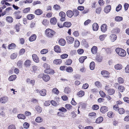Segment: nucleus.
Returning <instances> with one entry per match:
<instances>
[{
  "label": "nucleus",
  "mask_w": 129,
  "mask_h": 129,
  "mask_svg": "<svg viewBox=\"0 0 129 129\" xmlns=\"http://www.w3.org/2000/svg\"><path fill=\"white\" fill-rule=\"evenodd\" d=\"M116 52L119 55L124 57L126 54V51L123 49L120 48H117L115 50Z\"/></svg>",
  "instance_id": "f257e3e1"
},
{
  "label": "nucleus",
  "mask_w": 129,
  "mask_h": 129,
  "mask_svg": "<svg viewBox=\"0 0 129 129\" xmlns=\"http://www.w3.org/2000/svg\"><path fill=\"white\" fill-rule=\"evenodd\" d=\"M55 32L53 30L48 28L45 31V34L47 37L49 38H52L55 34Z\"/></svg>",
  "instance_id": "f03ea898"
},
{
  "label": "nucleus",
  "mask_w": 129,
  "mask_h": 129,
  "mask_svg": "<svg viewBox=\"0 0 129 129\" xmlns=\"http://www.w3.org/2000/svg\"><path fill=\"white\" fill-rule=\"evenodd\" d=\"M59 16L61 17L60 19L61 21H62L65 20V17H66V14L65 13L63 12H60L59 14Z\"/></svg>",
  "instance_id": "7ed1b4c3"
},
{
  "label": "nucleus",
  "mask_w": 129,
  "mask_h": 129,
  "mask_svg": "<svg viewBox=\"0 0 129 129\" xmlns=\"http://www.w3.org/2000/svg\"><path fill=\"white\" fill-rule=\"evenodd\" d=\"M14 14L17 19H20L22 17L20 11H16L14 13Z\"/></svg>",
  "instance_id": "20e7f679"
},
{
  "label": "nucleus",
  "mask_w": 129,
  "mask_h": 129,
  "mask_svg": "<svg viewBox=\"0 0 129 129\" xmlns=\"http://www.w3.org/2000/svg\"><path fill=\"white\" fill-rule=\"evenodd\" d=\"M66 39L67 42L70 44H72L74 40V38L69 36H67Z\"/></svg>",
  "instance_id": "39448f33"
},
{
  "label": "nucleus",
  "mask_w": 129,
  "mask_h": 129,
  "mask_svg": "<svg viewBox=\"0 0 129 129\" xmlns=\"http://www.w3.org/2000/svg\"><path fill=\"white\" fill-rule=\"evenodd\" d=\"M8 98L6 96H3L0 98V102L3 104H5L8 101Z\"/></svg>",
  "instance_id": "423d86ee"
},
{
  "label": "nucleus",
  "mask_w": 129,
  "mask_h": 129,
  "mask_svg": "<svg viewBox=\"0 0 129 129\" xmlns=\"http://www.w3.org/2000/svg\"><path fill=\"white\" fill-rule=\"evenodd\" d=\"M107 25L106 24H103L101 26V31L103 32H106L107 29Z\"/></svg>",
  "instance_id": "0eeeda50"
},
{
  "label": "nucleus",
  "mask_w": 129,
  "mask_h": 129,
  "mask_svg": "<svg viewBox=\"0 0 129 129\" xmlns=\"http://www.w3.org/2000/svg\"><path fill=\"white\" fill-rule=\"evenodd\" d=\"M50 79L49 76L47 74H44L43 76V79L44 81L47 82Z\"/></svg>",
  "instance_id": "6e6552de"
},
{
  "label": "nucleus",
  "mask_w": 129,
  "mask_h": 129,
  "mask_svg": "<svg viewBox=\"0 0 129 129\" xmlns=\"http://www.w3.org/2000/svg\"><path fill=\"white\" fill-rule=\"evenodd\" d=\"M100 111L103 113H105L108 111V107L106 106L102 107L100 109Z\"/></svg>",
  "instance_id": "1a4fd4ad"
},
{
  "label": "nucleus",
  "mask_w": 129,
  "mask_h": 129,
  "mask_svg": "<svg viewBox=\"0 0 129 129\" xmlns=\"http://www.w3.org/2000/svg\"><path fill=\"white\" fill-rule=\"evenodd\" d=\"M117 36L115 34L111 35L110 37V39L112 42H114L115 40L117 38Z\"/></svg>",
  "instance_id": "9d476101"
},
{
  "label": "nucleus",
  "mask_w": 129,
  "mask_h": 129,
  "mask_svg": "<svg viewBox=\"0 0 129 129\" xmlns=\"http://www.w3.org/2000/svg\"><path fill=\"white\" fill-rule=\"evenodd\" d=\"M32 57L34 61L36 63H38L39 61V59L37 55L35 54L33 55Z\"/></svg>",
  "instance_id": "9b49d317"
},
{
  "label": "nucleus",
  "mask_w": 129,
  "mask_h": 129,
  "mask_svg": "<svg viewBox=\"0 0 129 129\" xmlns=\"http://www.w3.org/2000/svg\"><path fill=\"white\" fill-rule=\"evenodd\" d=\"M37 36L35 34L32 35L29 38V40L30 42H33L35 41L36 38Z\"/></svg>",
  "instance_id": "f8f14e48"
},
{
  "label": "nucleus",
  "mask_w": 129,
  "mask_h": 129,
  "mask_svg": "<svg viewBox=\"0 0 129 129\" xmlns=\"http://www.w3.org/2000/svg\"><path fill=\"white\" fill-rule=\"evenodd\" d=\"M67 16L70 18H71L74 15V13L71 10H69L67 12Z\"/></svg>",
  "instance_id": "ddd939ff"
},
{
  "label": "nucleus",
  "mask_w": 129,
  "mask_h": 129,
  "mask_svg": "<svg viewBox=\"0 0 129 129\" xmlns=\"http://www.w3.org/2000/svg\"><path fill=\"white\" fill-rule=\"evenodd\" d=\"M88 116L91 118H94L96 117V115L95 113L92 112L90 113L89 114Z\"/></svg>",
  "instance_id": "4468645a"
},
{
  "label": "nucleus",
  "mask_w": 129,
  "mask_h": 129,
  "mask_svg": "<svg viewBox=\"0 0 129 129\" xmlns=\"http://www.w3.org/2000/svg\"><path fill=\"white\" fill-rule=\"evenodd\" d=\"M115 91L114 89L110 88L107 90V93L109 95H112L115 92Z\"/></svg>",
  "instance_id": "2eb2a0df"
},
{
  "label": "nucleus",
  "mask_w": 129,
  "mask_h": 129,
  "mask_svg": "<svg viewBox=\"0 0 129 129\" xmlns=\"http://www.w3.org/2000/svg\"><path fill=\"white\" fill-rule=\"evenodd\" d=\"M111 9V6L110 5L108 6L105 8L104 11L105 12L108 13L109 12Z\"/></svg>",
  "instance_id": "dca6fc26"
},
{
  "label": "nucleus",
  "mask_w": 129,
  "mask_h": 129,
  "mask_svg": "<svg viewBox=\"0 0 129 129\" xmlns=\"http://www.w3.org/2000/svg\"><path fill=\"white\" fill-rule=\"evenodd\" d=\"M102 50L103 51H105L107 54L110 53L111 52L110 49L107 48H103L102 49Z\"/></svg>",
  "instance_id": "f3484780"
},
{
  "label": "nucleus",
  "mask_w": 129,
  "mask_h": 129,
  "mask_svg": "<svg viewBox=\"0 0 129 129\" xmlns=\"http://www.w3.org/2000/svg\"><path fill=\"white\" fill-rule=\"evenodd\" d=\"M115 69L117 70H120L122 68V66L121 64H118L115 65L114 67Z\"/></svg>",
  "instance_id": "a211bd4d"
},
{
  "label": "nucleus",
  "mask_w": 129,
  "mask_h": 129,
  "mask_svg": "<svg viewBox=\"0 0 129 129\" xmlns=\"http://www.w3.org/2000/svg\"><path fill=\"white\" fill-rule=\"evenodd\" d=\"M50 22L52 24L54 25L56 23L57 20L55 18L53 17L50 19Z\"/></svg>",
  "instance_id": "6ab92c4d"
},
{
  "label": "nucleus",
  "mask_w": 129,
  "mask_h": 129,
  "mask_svg": "<svg viewBox=\"0 0 129 129\" xmlns=\"http://www.w3.org/2000/svg\"><path fill=\"white\" fill-rule=\"evenodd\" d=\"M92 27L94 31H96L99 28V26L97 23H95L93 24Z\"/></svg>",
  "instance_id": "aec40b11"
},
{
  "label": "nucleus",
  "mask_w": 129,
  "mask_h": 129,
  "mask_svg": "<svg viewBox=\"0 0 129 129\" xmlns=\"http://www.w3.org/2000/svg\"><path fill=\"white\" fill-rule=\"evenodd\" d=\"M62 60L60 59H57L54 60L53 61L54 64H59L61 63Z\"/></svg>",
  "instance_id": "412c9836"
},
{
  "label": "nucleus",
  "mask_w": 129,
  "mask_h": 129,
  "mask_svg": "<svg viewBox=\"0 0 129 129\" xmlns=\"http://www.w3.org/2000/svg\"><path fill=\"white\" fill-rule=\"evenodd\" d=\"M101 74L104 76V77H108V75L109 73L108 71L104 70L101 71Z\"/></svg>",
  "instance_id": "4be33fe9"
},
{
  "label": "nucleus",
  "mask_w": 129,
  "mask_h": 129,
  "mask_svg": "<svg viewBox=\"0 0 129 129\" xmlns=\"http://www.w3.org/2000/svg\"><path fill=\"white\" fill-rule=\"evenodd\" d=\"M31 65V61L30 60L27 59L24 63V65L26 67H29Z\"/></svg>",
  "instance_id": "5701e85b"
},
{
  "label": "nucleus",
  "mask_w": 129,
  "mask_h": 129,
  "mask_svg": "<svg viewBox=\"0 0 129 129\" xmlns=\"http://www.w3.org/2000/svg\"><path fill=\"white\" fill-rule=\"evenodd\" d=\"M97 51V48L96 46H94L91 49V51L93 54H95Z\"/></svg>",
  "instance_id": "b1692460"
},
{
  "label": "nucleus",
  "mask_w": 129,
  "mask_h": 129,
  "mask_svg": "<svg viewBox=\"0 0 129 129\" xmlns=\"http://www.w3.org/2000/svg\"><path fill=\"white\" fill-rule=\"evenodd\" d=\"M59 43L60 45L64 46L66 44L65 40L63 39H60L59 41Z\"/></svg>",
  "instance_id": "393cba45"
},
{
  "label": "nucleus",
  "mask_w": 129,
  "mask_h": 129,
  "mask_svg": "<svg viewBox=\"0 0 129 129\" xmlns=\"http://www.w3.org/2000/svg\"><path fill=\"white\" fill-rule=\"evenodd\" d=\"M54 49L55 51L56 52L59 53L61 52V49L59 46L58 45L55 46L54 47Z\"/></svg>",
  "instance_id": "a878e982"
},
{
  "label": "nucleus",
  "mask_w": 129,
  "mask_h": 129,
  "mask_svg": "<svg viewBox=\"0 0 129 129\" xmlns=\"http://www.w3.org/2000/svg\"><path fill=\"white\" fill-rule=\"evenodd\" d=\"M40 95L42 96H45L46 94V90L45 89H43L39 91Z\"/></svg>",
  "instance_id": "bb28decb"
},
{
  "label": "nucleus",
  "mask_w": 129,
  "mask_h": 129,
  "mask_svg": "<svg viewBox=\"0 0 129 129\" xmlns=\"http://www.w3.org/2000/svg\"><path fill=\"white\" fill-rule=\"evenodd\" d=\"M35 13L38 15H40L43 13V11L41 9H38L35 11Z\"/></svg>",
  "instance_id": "cd10ccee"
},
{
  "label": "nucleus",
  "mask_w": 129,
  "mask_h": 129,
  "mask_svg": "<svg viewBox=\"0 0 129 129\" xmlns=\"http://www.w3.org/2000/svg\"><path fill=\"white\" fill-rule=\"evenodd\" d=\"M103 119L102 117H100L97 118L95 121L96 123H99L101 122L103 120Z\"/></svg>",
  "instance_id": "c85d7f7f"
},
{
  "label": "nucleus",
  "mask_w": 129,
  "mask_h": 129,
  "mask_svg": "<svg viewBox=\"0 0 129 129\" xmlns=\"http://www.w3.org/2000/svg\"><path fill=\"white\" fill-rule=\"evenodd\" d=\"M71 89L68 87H66L64 89V91L66 93L68 94L70 92Z\"/></svg>",
  "instance_id": "c756f323"
},
{
  "label": "nucleus",
  "mask_w": 129,
  "mask_h": 129,
  "mask_svg": "<svg viewBox=\"0 0 129 129\" xmlns=\"http://www.w3.org/2000/svg\"><path fill=\"white\" fill-rule=\"evenodd\" d=\"M6 21L9 23H12L13 21V18L11 16H7L6 17Z\"/></svg>",
  "instance_id": "7c9ffc66"
},
{
  "label": "nucleus",
  "mask_w": 129,
  "mask_h": 129,
  "mask_svg": "<svg viewBox=\"0 0 129 129\" xmlns=\"http://www.w3.org/2000/svg\"><path fill=\"white\" fill-rule=\"evenodd\" d=\"M71 25V23L70 22H64L63 24L64 26L69 27H70Z\"/></svg>",
  "instance_id": "2f4dec72"
},
{
  "label": "nucleus",
  "mask_w": 129,
  "mask_h": 129,
  "mask_svg": "<svg viewBox=\"0 0 129 129\" xmlns=\"http://www.w3.org/2000/svg\"><path fill=\"white\" fill-rule=\"evenodd\" d=\"M114 19L115 21L120 22L123 20V18L121 16H117Z\"/></svg>",
  "instance_id": "473e14b6"
},
{
  "label": "nucleus",
  "mask_w": 129,
  "mask_h": 129,
  "mask_svg": "<svg viewBox=\"0 0 129 129\" xmlns=\"http://www.w3.org/2000/svg\"><path fill=\"white\" fill-rule=\"evenodd\" d=\"M89 67L91 70H93L95 67V64L94 62L93 61L91 62L90 63Z\"/></svg>",
  "instance_id": "72a5a7b5"
},
{
  "label": "nucleus",
  "mask_w": 129,
  "mask_h": 129,
  "mask_svg": "<svg viewBox=\"0 0 129 129\" xmlns=\"http://www.w3.org/2000/svg\"><path fill=\"white\" fill-rule=\"evenodd\" d=\"M15 44L14 43H12L9 44L8 47V49H12L16 47Z\"/></svg>",
  "instance_id": "f704fd0d"
},
{
  "label": "nucleus",
  "mask_w": 129,
  "mask_h": 129,
  "mask_svg": "<svg viewBox=\"0 0 129 129\" xmlns=\"http://www.w3.org/2000/svg\"><path fill=\"white\" fill-rule=\"evenodd\" d=\"M16 78V76L15 75H13L10 76L9 78V80L10 81H12L15 80Z\"/></svg>",
  "instance_id": "c9c22d12"
},
{
  "label": "nucleus",
  "mask_w": 129,
  "mask_h": 129,
  "mask_svg": "<svg viewBox=\"0 0 129 129\" xmlns=\"http://www.w3.org/2000/svg\"><path fill=\"white\" fill-rule=\"evenodd\" d=\"M45 72L46 73L49 74H53L54 73L53 70L49 69L48 70H45Z\"/></svg>",
  "instance_id": "e433bc0d"
},
{
  "label": "nucleus",
  "mask_w": 129,
  "mask_h": 129,
  "mask_svg": "<svg viewBox=\"0 0 129 129\" xmlns=\"http://www.w3.org/2000/svg\"><path fill=\"white\" fill-rule=\"evenodd\" d=\"M35 109L37 112L39 113H41L42 111L41 108L38 106H37L35 107Z\"/></svg>",
  "instance_id": "4c0bfd02"
},
{
  "label": "nucleus",
  "mask_w": 129,
  "mask_h": 129,
  "mask_svg": "<svg viewBox=\"0 0 129 129\" xmlns=\"http://www.w3.org/2000/svg\"><path fill=\"white\" fill-rule=\"evenodd\" d=\"M35 17L34 15L32 14H29L27 16V19L28 20H32Z\"/></svg>",
  "instance_id": "58836bf2"
},
{
  "label": "nucleus",
  "mask_w": 129,
  "mask_h": 129,
  "mask_svg": "<svg viewBox=\"0 0 129 129\" xmlns=\"http://www.w3.org/2000/svg\"><path fill=\"white\" fill-rule=\"evenodd\" d=\"M17 117L19 119H24L26 117L24 115L22 114H19L18 115Z\"/></svg>",
  "instance_id": "ea45409f"
},
{
  "label": "nucleus",
  "mask_w": 129,
  "mask_h": 129,
  "mask_svg": "<svg viewBox=\"0 0 129 129\" xmlns=\"http://www.w3.org/2000/svg\"><path fill=\"white\" fill-rule=\"evenodd\" d=\"M35 121L38 123H40L41 122L43 121V119L40 117H38L35 120Z\"/></svg>",
  "instance_id": "a19ab883"
},
{
  "label": "nucleus",
  "mask_w": 129,
  "mask_h": 129,
  "mask_svg": "<svg viewBox=\"0 0 129 129\" xmlns=\"http://www.w3.org/2000/svg\"><path fill=\"white\" fill-rule=\"evenodd\" d=\"M87 58L86 56H84L81 57L79 59V60L80 62L81 63H82L83 62L84 60Z\"/></svg>",
  "instance_id": "79ce46f5"
},
{
  "label": "nucleus",
  "mask_w": 129,
  "mask_h": 129,
  "mask_svg": "<svg viewBox=\"0 0 129 129\" xmlns=\"http://www.w3.org/2000/svg\"><path fill=\"white\" fill-rule=\"evenodd\" d=\"M84 92L82 90H81L78 92L77 93V95L81 97L84 96Z\"/></svg>",
  "instance_id": "37998d69"
},
{
  "label": "nucleus",
  "mask_w": 129,
  "mask_h": 129,
  "mask_svg": "<svg viewBox=\"0 0 129 129\" xmlns=\"http://www.w3.org/2000/svg\"><path fill=\"white\" fill-rule=\"evenodd\" d=\"M118 111L120 114H122L125 112V110L124 109L122 108H120L118 109Z\"/></svg>",
  "instance_id": "c03bdc74"
},
{
  "label": "nucleus",
  "mask_w": 129,
  "mask_h": 129,
  "mask_svg": "<svg viewBox=\"0 0 129 129\" xmlns=\"http://www.w3.org/2000/svg\"><path fill=\"white\" fill-rule=\"evenodd\" d=\"M107 36L106 35H103L100 36L99 37V38L101 41H103L105 39V38Z\"/></svg>",
  "instance_id": "a18cd8bd"
},
{
  "label": "nucleus",
  "mask_w": 129,
  "mask_h": 129,
  "mask_svg": "<svg viewBox=\"0 0 129 129\" xmlns=\"http://www.w3.org/2000/svg\"><path fill=\"white\" fill-rule=\"evenodd\" d=\"M66 71L68 72H72L73 71L72 68L71 67H67L66 68Z\"/></svg>",
  "instance_id": "49530a36"
},
{
  "label": "nucleus",
  "mask_w": 129,
  "mask_h": 129,
  "mask_svg": "<svg viewBox=\"0 0 129 129\" xmlns=\"http://www.w3.org/2000/svg\"><path fill=\"white\" fill-rule=\"evenodd\" d=\"M29 124L27 122H25L23 124V126L24 128L27 129L29 127Z\"/></svg>",
  "instance_id": "de8ad7c7"
},
{
  "label": "nucleus",
  "mask_w": 129,
  "mask_h": 129,
  "mask_svg": "<svg viewBox=\"0 0 129 129\" xmlns=\"http://www.w3.org/2000/svg\"><path fill=\"white\" fill-rule=\"evenodd\" d=\"M80 45L79 42L77 40H76L75 41V47H78Z\"/></svg>",
  "instance_id": "09e8293b"
},
{
  "label": "nucleus",
  "mask_w": 129,
  "mask_h": 129,
  "mask_svg": "<svg viewBox=\"0 0 129 129\" xmlns=\"http://www.w3.org/2000/svg\"><path fill=\"white\" fill-rule=\"evenodd\" d=\"M74 14H75V15L76 16H78L79 14V12L77 9H75L73 10Z\"/></svg>",
  "instance_id": "8fccbe9b"
},
{
  "label": "nucleus",
  "mask_w": 129,
  "mask_h": 129,
  "mask_svg": "<svg viewBox=\"0 0 129 129\" xmlns=\"http://www.w3.org/2000/svg\"><path fill=\"white\" fill-rule=\"evenodd\" d=\"M30 7L26 8L23 10V12L24 13H27L30 11Z\"/></svg>",
  "instance_id": "3c124183"
},
{
  "label": "nucleus",
  "mask_w": 129,
  "mask_h": 129,
  "mask_svg": "<svg viewBox=\"0 0 129 129\" xmlns=\"http://www.w3.org/2000/svg\"><path fill=\"white\" fill-rule=\"evenodd\" d=\"M52 91L54 93L57 94H58L59 93V91L56 88H55L53 89Z\"/></svg>",
  "instance_id": "603ef678"
},
{
  "label": "nucleus",
  "mask_w": 129,
  "mask_h": 129,
  "mask_svg": "<svg viewBox=\"0 0 129 129\" xmlns=\"http://www.w3.org/2000/svg\"><path fill=\"white\" fill-rule=\"evenodd\" d=\"M48 49H44L41 50V53L42 54H45L48 53Z\"/></svg>",
  "instance_id": "864d4df0"
},
{
  "label": "nucleus",
  "mask_w": 129,
  "mask_h": 129,
  "mask_svg": "<svg viewBox=\"0 0 129 129\" xmlns=\"http://www.w3.org/2000/svg\"><path fill=\"white\" fill-rule=\"evenodd\" d=\"M119 83H122L124 82V80L121 77H119L117 79Z\"/></svg>",
  "instance_id": "5fc2aeb1"
},
{
  "label": "nucleus",
  "mask_w": 129,
  "mask_h": 129,
  "mask_svg": "<svg viewBox=\"0 0 129 129\" xmlns=\"http://www.w3.org/2000/svg\"><path fill=\"white\" fill-rule=\"evenodd\" d=\"M79 104L81 105V107H82V109H85L86 105L85 103L81 102Z\"/></svg>",
  "instance_id": "6e6d98bb"
},
{
  "label": "nucleus",
  "mask_w": 129,
  "mask_h": 129,
  "mask_svg": "<svg viewBox=\"0 0 129 129\" xmlns=\"http://www.w3.org/2000/svg\"><path fill=\"white\" fill-rule=\"evenodd\" d=\"M125 72L127 73H129V64L127 65L125 69Z\"/></svg>",
  "instance_id": "4d7b16f0"
},
{
  "label": "nucleus",
  "mask_w": 129,
  "mask_h": 129,
  "mask_svg": "<svg viewBox=\"0 0 129 129\" xmlns=\"http://www.w3.org/2000/svg\"><path fill=\"white\" fill-rule=\"evenodd\" d=\"M17 57V54H16L13 53L12 54L11 56V58L12 59H15Z\"/></svg>",
  "instance_id": "13d9d810"
},
{
  "label": "nucleus",
  "mask_w": 129,
  "mask_h": 129,
  "mask_svg": "<svg viewBox=\"0 0 129 129\" xmlns=\"http://www.w3.org/2000/svg\"><path fill=\"white\" fill-rule=\"evenodd\" d=\"M118 89L119 91L121 92H123L124 90V87L122 86H119Z\"/></svg>",
  "instance_id": "bf43d9fd"
},
{
  "label": "nucleus",
  "mask_w": 129,
  "mask_h": 129,
  "mask_svg": "<svg viewBox=\"0 0 129 129\" xmlns=\"http://www.w3.org/2000/svg\"><path fill=\"white\" fill-rule=\"evenodd\" d=\"M122 6L120 4H119L116 7V11L118 12L122 8Z\"/></svg>",
  "instance_id": "052dcab7"
},
{
  "label": "nucleus",
  "mask_w": 129,
  "mask_h": 129,
  "mask_svg": "<svg viewBox=\"0 0 129 129\" xmlns=\"http://www.w3.org/2000/svg\"><path fill=\"white\" fill-rule=\"evenodd\" d=\"M72 62V60L71 59H69L67 60L66 62V64L67 65H70L71 64Z\"/></svg>",
  "instance_id": "680f3d73"
},
{
  "label": "nucleus",
  "mask_w": 129,
  "mask_h": 129,
  "mask_svg": "<svg viewBox=\"0 0 129 129\" xmlns=\"http://www.w3.org/2000/svg\"><path fill=\"white\" fill-rule=\"evenodd\" d=\"M68 56V55L67 54H63L61 55L60 57L62 59H64L67 57Z\"/></svg>",
  "instance_id": "e2e57ef3"
},
{
  "label": "nucleus",
  "mask_w": 129,
  "mask_h": 129,
  "mask_svg": "<svg viewBox=\"0 0 129 129\" xmlns=\"http://www.w3.org/2000/svg\"><path fill=\"white\" fill-rule=\"evenodd\" d=\"M43 67L46 69V70H48L49 69V66L46 63H45L43 65Z\"/></svg>",
  "instance_id": "0e129e2a"
},
{
  "label": "nucleus",
  "mask_w": 129,
  "mask_h": 129,
  "mask_svg": "<svg viewBox=\"0 0 129 129\" xmlns=\"http://www.w3.org/2000/svg\"><path fill=\"white\" fill-rule=\"evenodd\" d=\"M53 8L56 10H59L60 9V6L57 5H55L53 6Z\"/></svg>",
  "instance_id": "69168bd1"
},
{
  "label": "nucleus",
  "mask_w": 129,
  "mask_h": 129,
  "mask_svg": "<svg viewBox=\"0 0 129 129\" xmlns=\"http://www.w3.org/2000/svg\"><path fill=\"white\" fill-rule=\"evenodd\" d=\"M99 93L102 97H104L106 95V94L102 91H100L99 92Z\"/></svg>",
  "instance_id": "338daca9"
},
{
  "label": "nucleus",
  "mask_w": 129,
  "mask_h": 129,
  "mask_svg": "<svg viewBox=\"0 0 129 129\" xmlns=\"http://www.w3.org/2000/svg\"><path fill=\"white\" fill-rule=\"evenodd\" d=\"M8 129H16V128L14 125H11L8 126Z\"/></svg>",
  "instance_id": "774afa93"
}]
</instances>
